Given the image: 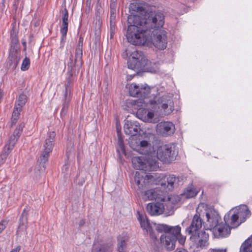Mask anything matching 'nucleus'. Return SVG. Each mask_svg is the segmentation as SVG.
I'll list each match as a JSON object with an SVG mask.
<instances>
[{
  "mask_svg": "<svg viewBox=\"0 0 252 252\" xmlns=\"http://www.w3.org/2000/svg\"><path fill=\"white\" fill-rule=\"evenodd\" d=\"M22 108L15 105L12 116L19 118Z\"/></svg>",
  "mask_w": 252,
  "mask_h": 252,
  "instance_id": "39",
  "label": "nucleus"
},
{
  "mask_svg": "<svg viewBox=\"0 0 252 252\" xmlns=\"http://www.w3.org/2000/svg\"><path fill=\"white\" fill-rule=\"evenodd\" d=\"M116 12H110V22H115Z\"/></svg>",
  "mask_w": 252,
  "mask_h": 252,
  "instance_id": "45",
  "label": "nucleus"
},
{
  "mask_svg": "<svg viewBox=\"0 0 252 252\" xmlns=\"http://www.w3.org/2000/svg\"><path fill=\"white\" fill-rule=\"evenodd\" d=\"M27 101V97L26 94H21L19 95L18 99L15 103V105L23 108Z\"/></svg>",
  "mask_w": 252,
  "mask_h": 252,
  "instance_id": "32",
  "label": "nucleus"
},
{
  "mask_svg": "<svg viewBox=\"0 0 252 252\" xmlns=\"http://www.w3.org/2000/svg\"><path fill=\"white\" fill-rule=\"evenodd\" d=\"M90 2V1L89 0H87L86 2H87V4H88V3H89Z\"/></svg>",
  "mask_w": 252,
  "mask_h": 252,
  "instance_id": "56",
  "label": "nucleus"
},
{
  "mask_svg": "<svg viewBox=\"0 0 252 252\" xmlns=\"http://www.w3.org/2000/svg\"><path fill=\"white\" fill-rule=\"evenodd\" d=\"M56 133L54 131L48 132L47 137L43 145L42 152L38 161L39 164L35 168V172L39 175L45 171L46 163L48 160L50 153L55 144Z\"/></svg>",
  "mask_w": 252,
  "mask_h": 252,
  "instance_id": "4",
  "label": "nucleus"
},
{
  "mask_svg": "<svg viewBox=\"0 0 252 252\" xmlns=\"http://www.w3.org/2000/svg\"><path fill=\"white\" fill-rule=\"evenodd\" d=\"M153 100H150V103L151 105H154L153 108H157L163 110L165 115L171 113L174 108V102L172 97L168 94L163 95L161 96H158L157 95H153Z\"/></svg>",
  "mask_w": 252,
  "mask_h": 252,
  "instance_id": "7",
  "label": "nucleus"
},
{
  "mask_svg": "<svg viewBox=\"0 0 252 252\" xmlns=\"http://www.w3.org/2000/svg\"><path fill=\"white\" fill-rule=\"evenodd\" d=\"M203 223V220L201 218L200 215L196 214L193 217L189 226L187 228L186 232L190 234L201 231L200 229Z\"/></svg>",
  "mask_w": 252,
  "mask_h": 252,
  "instance_id": "18",
  "label": "nucleus"
},
{
  "mask_svg": "<svg viewBox=\"0 0 252 252\" xmlns=\"http://www.w3.org/2000/svg\"><path fill=\"white\" fill-rule=\"evenodd\" d=\"M224 220L226 224L228 225L231 228H236L241 223L234 209L229 211L224 216Z\"/></svg>",
  "mask_w": 252,
  "mask_h": 252,
  "instance_id": "21",
  "label": "nucleus"
},
{
  "mask_svg": "<svg viewBox=\"0 0 252 252\" xmlns=\"http://www.w3.org/2000/svg\"><path fill=\"white\" fill-rule=\"evenodd\" d=\"M128 68L136 72L147 70L151 73H156L159 70V63H155L153 66H149V61L141 51L135 50L131 53L127 61Z\"/></svg>",
  "mask_w": 252,
  "mask_h": 252,
  "instance_id": "3",
  "label": "nucleus"
},
{
  "mask_svg": "<svg viewBox=\"0 0 252 252\" xmlns=\"http://www.w3.org/2000/svg\"><path fill=\"white\" fill-rule=\"evenodd\" d=\"M19 139L18 137H17L16 136L12 134V135L10 136L8 142L10 143L13 144L14 145H15L16 142L17 141L18 139Z\"/></svg>",
  "mask_w": 252,
  "mask_h": 252,
  "instance_id": "43",
  "label": "nucleus"
},
{
  "mask_svg": "<svg viewBox=\"0 0 252 252\" xmlns=\"http://www.w3.org/2000/svg\"><path fill=\"white\" fill-rule=\"evenodd\" d=\"M15 145L8 142L5 145L2 153L0 155V163H3L7 158L8 155L12 150Z\"/></svg>",
  "mask_w": 252,
  "mask_h": 252,
  "instance_id": "29",
  "label": "nucleus"
},
{
  "mask_svg": "<svg viewBox=\"0 0 252 252\" xmlns=\"http://www.w3.org/2000/svg\"><path fill=\"white\" fill-rule=\"evenodd\" d=\"M242 249L241 250V251H239V252H250V249L247 248L246 247L242 248Z\"/></svg>",
  "mask_w": 252,
  "mask_h": 252,
  "instance_id": "50",
  "label": "nucleus"
},
{
  "mask_svg": "<svg viewBox=\"0 0 252 252\" xmlns=\"http://www.w3.org/2000/svg\"><path fill=\"white\" fill-rule=\"evenodd\" d=\"M158 232H164L160 237L162 243L169 251L175 248V243L178 240L183 245L184 244L186 238L181 233V227L179 225L171 226L164 224H158L156 227Z\"/></svg>",
  "mask_w": 252,
  "mask_h": 252,
  "instance_id": "2",
  "label": "nucleus"
},
{
  "mask_svg": "<svg viewBox=\"0 0 252 252\" xmlns=\"http://www.w3.org/2000/svg\"><path fill=\"white\" fill-rule=\"evenodd\" d=\"M115 30V22H110V38H112L113 37V35Z\"/></svg>",
  "mask_w": 252,
  "mask_h": 252,
  "instance_id": "40",
  "label": "nucleus"
},
{
  "mask_svg": "<svg viewBox=\"0 0 252 252\" xmlns=\"http://www.w3.org/2000/svg\"><path fill=\"white\" fill-rule=\"evenodd\" d=\"M157 126L159 132L164 136L170 135L174 132V126L171 122H161Z\"/></svg>",
  "mask_w": 252,
  "mask_h": 252,
  "instance_id": "23",
  "label": "nucleus"
},
{
  "mask_svg": "<svg viewBox=\"0 0 252 252\" xmlns=\"http://www.w3.org/2000/svg\"><path fill=\"white\" fill-rule=\"evenodd\" d=\"M7 224L8 222L5 220H2L0 222V233H2L4 229L6 228Z\"/></svg>",
  "mask_w": 252,
  "mask_h": 252,
  "instance_id": "41",
  "label": "nucleus"
},
{
  "mask_svg": "<svg viewBox=\"0 0 252 252\" xmlns=\"http://www.w3.org/2000/svg\"><path fill=\"white\" fill-rule=\"evenodd\" d=\"M124 131L126 134L131 136L136 135L140 130L139 124L136 121L125 120Z\"/></svg>",
  "mask_w": 252,
  "mask_h": 252,
  "instance_id": "19",
  "label": "nucleus"
},
{
  "mask_svg": "<svg viewBox=\"0 0 252 252\" xmlns=\"http://www.w3.org/2000/svg\"><path fill=\"white\" fill-rule=\"evenodd\" d=\"M157 158L164 163H170L175 159L177 152L175 146L167 144L159 147L157 151Z\"/></svg>",
  "mask_w": 252,
  "mask_h": 252,
  "instance_id": "9",
  "label": "nucleus"
},
{
  "mask_svg": "<svg viewBox=\"0 0 252 252\" xmlns=\"http://www.w3.org/2000/svg\"><path fill=\"white\" fill-rule=\"evenodd\" d=\"M126 37L128 42L134 45H151V30L162 27L164 24V16L160 12H156L148 19L130 15L128 17Z\"/></svg>",
  "mask_w": 252,
  "mask_h": 252,
  "instance_id": "1",
  "label": "nucleus"
},
{
  "mask_svg": "<svg viewBox=\"0 0 252 252\" xmlns=\"http://www.w3.org/2000/svg\"><path fill=\"white\" fill-rule=\"evenodd\" d=\"M141 195L142 198L145 201L155 200L157 202H164L169 199L168 197L165 195L164 192L158 188L144 190Z\"/></svg>",
  "mask_w": 252,
  "mask_h": 252,
  "instance_id": "12",
  "label": "nucleus"
},
{
  "mask_svg": "<svg viewBox=\"0 0 252 252\" xmlns=\"http://www.w3.org/2000/svg\"><path fill=\"white\" fill-rule=\"evenodd\" d=\"M61 12L62 14V27L61 29V33L62 39L63 40L64 38H65L68 31V12L65 6Z\"/></svg>",
  "mask_w": 252,
  "mask_h": 252,
  "instance_id": "26",
  "label": "nucleus"
},
{
  "mask_svg": "<svg viewBox=\"0 0 252 252\" xmlns=\"http://www.w3.org/2000/svg\"><path fill=\"white\" fill-rule=\"evenodd\" d=\"M247 248L250 249V252H252V236H251L250 238L246 240L241 245L240 251L242 249V248Z\"/></svg>",
  "mask_w": 252,
  "mask_h": 252,
  "instance_id": "34",
  "label": "nucleus"
},
{
  "mask_svg": "<svg viewBox=\"0 0 252 252\" xmlns=\"http://www.w3.org/2000/svg\"><path fill=\"white\" fill-rule=\"evenodd\" d=\"M70 83L71 81L69 80L68 83H66L64 85L65 91L63 98L62 109L61 112L62 116H64L66 114L69 106L73 87V85H70Z\"/></svg>",
  "mask_w": 252,
  "mask_h": 252,
  "instance_id": "15",
  "label": "nucleus"
},
{
  "mask_svg": "<svg viewBox=\"0 0 252 252\" xmlns=\"http://www.w3.org/2000/svg\"><path fill=\"white\" fill-rule=\"evenodd\" d=\"M83 44V38L80 36L79 39L78 45L75 50V53L78 58L80 59L81 55H82V47Z\"/></svg>",
  "mask_w": 252,
  "mask_h": 252,
  "instance_id": "33",
  "label": "nucleus"
},
{
  "mask_svg": "<svg viewBox=\"0 0 252 252\" xmlns=\"http://www.w3.org/2000/svg\"><path fill=\"white\" fill-rule=\"evenodd\" d=\"M113 0V1H117V0Z\"/></svg>",
  "mask_w": 252,
  "mask_h": 252,
  "instance_id": "58",
  "label": "nucleus"
},
{
  "mask_svg": "<svg viewBox=\"0 0 252 252\" xmlns=\"http://www.w3.org/2000/svg\"><path fill=\"white\" fill-rule=\"evenodd\" d=\"M82 64V55H81L80 59L77 56L76 53L75 55V58L73 59V56L70 58V62L68 63V70L69 72L68 77L67 79L66 82L68 83L70 80V85H73L74 81L73 74L75 72L76 69H79Z\"/></svg>",
  "mask_w": 252,
  "mask_h": 252,
  "instance_id": "13",
  "label": "nucleus"
},
{
  "mask_svg": "<svg viewBox=\"0 0 252 252\" xmlns=\"http://www.w3.org/2000/svg\"><path fill=\"white\" fill-rule=\"evenodd\" d=\"M137 213L138 215L137 219L140 223L141 227L143 230H145L147 233H149L151 239L157 240V237L155 235L147 217L144 215L141 214L139 211Z\"/></svg>",
  "mask_w": 252,
  "mask_h": 252,
  "instance_id": "17",
  "label": "nucleus"
},
{
  "mask_svg": "<svg viewBox=\"0 0 252 252\" xmlns=\"http://www.w3.org/2000/svg\"><path fill=\"white\" fill-rule=\"evenodd\" d=\"M21 250L20 246H17L15 249H12L10 252H19Z\"/></svg>",
  "mask_w": 252,
  "mask_h": 252,
  "instance_id": "47",
  "label": "nucleus"
},
{
  "mask_svg": "<svg viewBox=\"0 0 252 252\" xmlns=\"http://www.w3.org/2000/svg\"><path fill=\"white\" fill-rule=\"evenodd\" d=\"M114 245L111 243H105L97 246H93L91 252H112Z\"/></svg>",
  "mask_w": 252,
  "mask_h": 252,
  "instance_id": "28",
  "label": "nucleus"
},
{
  "mask_svg": "<svg viewBox=\"0 0 252 252\" xmlns=\"http://www.w3.org/2000/svg\"><path fill=\"white\" fill-rule=\"evenodd\" d=\"M147 116L149 119H152L154 116V114L152 112H149L147 114Z\"/></svg>",
  "mask_w": 252,
  "mask_h": 252,
  "instance_id": "49",
  "label": "nucleus"
},
{
  "mask_svg": "<svg viewBox=\"0 0 252 252\" xmlns=\"http://www.w3.org/2000/svg\"><path fill=\"white\" fill-rule=\"evenodd\" d=\"M207 218V221L209 223L210 226L213 229L220 222L221 219L220 217L216 216L214 214H212L209 213L206 214Z\"/></svg>",
  "mask_w": 252,
  "mask_h": 252,
  "instance_id": "30",
  "label": "nucleus"
},
{
  "mask_svg": "<svg viewBox=\"0 0 252 252\" xmlns=\"http://www.w3.org/2000/svg\"><path fill=\"white\" fill-rule=\"evenodd\" d=\"M180 179L174 175L165 176L162 178L160 185L164 188H167L169 191H171L179 185V183L181 182Z\"/></svg>",
  "mask_w": 252,
  "mask_h": 252,
  "instance_id": "16",
  "label": "nucleus"
},
{
  "mask_svg": "<svg viewBox=\"0 0 252 252\" xmlns=\"http://www.w3.org/2000/svg\"><path fill=\"white\" fill-rule=\"evenodd\" d=\"M30 65V59L27 57L25 58V59L23 60L21 69L23 71H26L27 70Z\"/></svg>",
  "mask_w": 252,
  "mask_h": 252,
  "instance_id": "37",
  "label": "nucleus"
},
{
  "mask_svg": "<svg viewBox=\"0 0 252 252\" xmlns=\"http://www.w3.org/2000/svg\"><path fill=\"white\" fill-rule=\"evenodd\" d=\"M126 246V242L124 240H122L118 244V249L121 250L122 251L124 250V248Z\"/></svg>",
  "mask_w": 252,
  "mask_h": 252,
  "instance_id": "42",
  "label": "nucleus"
},
{
  "mask_svg": "<svg viewBox=\"0 0 252 252\" xmlns=\"http://www.w3.org/2000/svg\"><path fill=\"white\" fill-rule=\"evenodd\" d=\"M90 3H91V0H90V2H89V3H88V4H89V5H90Z\"/></svg>",
  "mask_w": 252,
  "mask_h": 252,
  "instance_id": "57",
  "label": "nucleus"
},
{
  "mask_svg": "<svg viewBox=\"0 0 252 252\" xmlns=\"http://www.w3.org/2000/svg\"><path fill=\"white\" fill-rule=\"evenodd\" d=\"M19 118L12 116L11 118V126L14 125L16 123Z\"/></svg>",
  "mask_w": 252,
  "mask_h": 252,
  "instance_id": "46",
  "label": "nucleus"
},
{
  "mask_svg": "<svg viewBox=\"0 0 252 252\" xmlns=\"http://www.w3.org/2000/svg\"><path fill=\"white\" fill-rule=\"evenodd\" d=\"M86 180L85 176L82 173H79L75 179L74 182L79 186H82Z\"/></svg>",
  "mask_w": 252,
  "mask_h": 252,
  "instance_id": "35",
  "label": "nucleus"
},
{
  "mask_svg": "<svg viewBox=\"0 0 252 252\" xmlns=\"http://www.w3.org/2000/svg\"><path fill=\"white\" fill-rule=\"evenodd\" d=\"M21 41H22V44H23V45L24 46V49L25 50H26V41L25 39H22Z\"/></svg>",
  "mask_w": 252,
  "mask_h": 252,
  "instance_id": "51",
  "label": "nucleus"
},
{
  "mask_svg": "<svg viewBox=\"0 0 252 252\" xmlns=\"http://www.w3.org/2000/svg\"><path fill=\"white\" fill-rule=\"evenodd\" d=\"M231 229L225 222H220L213 229V232L217 237H224L230 234Z\"/></svg>",
  "mask_w": 252,
  "mask_h": 252,
  "instance_id": "22",
  "label": "nucleus"
},
{
  "mask_svg": "<svg viewBox=\"0 0 252 252\" xmlns=\"http://www.w3.org/2000/svg\"><path fill=\"white\" fill-rule=\"evenodd\" d=\"M133 141H131L130 146L135 151H137L142 155H149L151 150V144L146 140H142L139 142V144L135 147L132 146Z\"/></svg>",
  "mask_w": 252,
  "mask_h": 252,
  "instance_id": "24",
  "label": "nucleus"
},
{
  "mask_svg": "<svg viewBox=\"0 0 252 252\" xmlns=\"http://www.w3.org/2000/svg\"><path fill=\"white\" fill-rule=\"evenodd\" d=\"M5 1V0H2V4L4 5V3Z\"/></svg>",
  "mask_w": 252,
  "mask_h": 252,
  "instance_id": "55",
  "label": "nucleus"
},
{
  "mask_svg": "<svg viewBox=\"0 0 252 252\" xmlns=\"http://www.w3.org/2000/svg\"><path fill=\"white\" fill-rule=\"evenodd\" d=\"M24 127V123H21L18 125L16 129L14 130L13 134L16 136L17 137L19 138L21 135V133L23 131V129Z\"/></svg>",
  "mask_w": 252,
  "mask_h": 252,
  "instance_id": "36",
  "label": "nucleus"
},
{
  "mask_svg": "<svg viewBox=\"0 0 252 252\" xmlns=\"http://www.w3.org/2000/svg\"><path fill=\"white\" fill-rule=\"evenodd\" d=\"M95 14H96V19L99 21L100 18V16H99V13L97 12Z\"/></svg>",
  "mask_w": 252,
  "mask_h": 252,
  "instance_id": "53",
  "label": "nucleus"
},
{
  "mask_svg": "<svg viewBox=\"0 0 252 252\" xmlns=\"http://www.w3.org/2000/svg\"><path fill=\"white\" fill-rule=\"evenodd\" d=\"M190 241L196 248H203L207 245L209 235L204 230L189 234Z\"/></svg>",
  "mask_w": 252,
  "mask_h": 252,
  "instance_id": "14",
  "label": "nucleus"
},
{
  "mask_svg": "<svg viewBox=\"0 0 252 252\" xmlns=\"http://www.w3.org/2000/svg\"><path fill=\"white\" fill-rule=\"evenodd\" d=\"M29 210L26 208L23 211L19 219V225L16 232V235L17 237H20L27 230V224L28 222V215Z\"/></svg>",
  "mask_w": 252,
  "mask_h": 252,
  "instance_id": "20",
  "label": "nucleus"
},
{
  "mask_svg": "<svg viewBox=\"0 0 252 252\" xmlns=\"http://www.w3.org/2000/svg\"><path fill=\"white\" fill-rule=\"evenodd\" d=\"M85 224V220L84 219H82L80 220L78 223V225L80 227H82L84 226V225Z\"/></svg>",
  "mask_w": 252,
  "mask_h": 252,
  "instance_id": "48",
  "label": "nucleus"
},
{
  "mask_svg": "<svg viewBox=\"0 0 252 252\" xmlns=\"http://www.w3.org/2000/svg\"><path fill=\"white\" fill-rule=\"evenodd\" d=\"M157 91V88H150L147 85H137L132 83L129 88V93L131 96L141 98L152 97L154 95V93Z\"/></svg>",
  "mask_w": 252,
  "mask_h": 252,
  "instance_id": "8",
  "label": "nucleus"
},
{
  "mask_svg": "<svg viewBox=\"0 0 252 252\" xmlns=\"http://www.w3.org/2000/svg\"><path fill=\"white\" fill-rule=\"evenodd\" d=\"M214 252H226L225 250H214Z\"/></svg>",
  "mask_w": 252,
  "mask_h": 252,
  "instance_id": "52",
  "label": "nucleus"
},
{
  "mask_svg": "<svg viewBox=\"0 0 252 252\" xmlns=\"http://www.w3.org/2000/svg\"><path fill=\"white\" fill-rule=\"evenodd\" d=\"M198 193V191L193 188L188 187L184 191L183 195L187 198H190L195 196Z\"/></svg>",
  "mask_w": 252,
  "mask_h": 252,
  "instance_id": "31",
  "label": "nucleus"
},
{
  "mask_svg": "<svg viewBox=\"0 0 252 252\" xmlns=\"http://www.w3.org/2000/svg\"><path fill=\"white\" fill-rule=\"evenodd\" d=\"M153 32L154 36L153 39H151V43H153L155 47L158 49H165L167 44L166 32L164 30L155 29Z\"/></svg>",
  "mask_w": 252,
  "mask_h": 252,
  "instance_id": "11",
  "label": "nucleus"
},
{
  "mask_svg": "<svg viewBox=\"0 0 252 252\" xmlns=\"http://www.w3.org/2000/svg\"><path fill=\"white\" fill-rule=\"evenodd\" d=\"M18 33V32L15 26L13 25L10 32L11 43L8 58V63L12 68H15L17 66L20 60L18 55V50L19 48Z\"/></svg>",
  "mask_w": 252,
  "mask_h": 252,
  "instance_id": "6",
  "label": "nucleus"
},
{
  "mask_svg": "<svg viewBox=\"0 0 252 252\" xmlns=\"http://www.w3.org/2000/svg\"><path fill=\"white\" fill-rule=\"evenodd\" d=\"M118 144L119 146V148L122 153H125V145H124V142L123 141L122 138L119 136V132H118Z\"/></svg>",
  "mask_w": 252,
  "mask_h": 252,
  "instance_id": "38",
  "label": "nucleus"
},
{
  "mask_svg": "<svg viewBox=\"0 0 252 252\" xmlns=\"http://www.w3.org/2000/svg\"><path fill=\"white\" fill-rule=\"evenodd\" d=\"M153 179H154L153 175L147 174L145 172L136 171L135 172L134 180L140 193H143L144 190L149 188L150 183L153 181Z\"/></svg>",
  "mask_w": 252,
  "mask_h": 252,
  "instance_id": "10",
  "label": "nucleus"
},
{
  "mask_svg": "<svg viewBox=\"0 0 252 252\" xmlns=\"http://www.w3.org/2000/svg\"><path fill=\"white\" fill-rule=\"evenodd\" d=\"M118 251H119V252H124V251H122L121 250H119V249H118Z\"/></svg>",
  "mask_w": 252,
  "mask_h": 252,
  "instance_id": "54",
  "label": "nucleus"
},
{
  "mask_svg": "<svg viewBox=\"0 0 252 252\" xmlns=\"http://www.w3.org/2000/svg\"><path fill=\"white\" fill-rule=\"evenodd\" d=\"M110 2V12H116L117 1H113L112 0H111Z\"/></svg>",
  "mask_w": 252,
  "mask_h": 252,
  "instance_id": "44",
  "label": "nucleus"
},
{
  "mask_svg": "<svg viewBox=\"0 0 252 252\" xmlns=\"http://www.w3.org/2000/svg\"><path fill=\"white\" fill-rule=\"evenodd\" d=\"M146 209L148 213L151 216H157L163 212L164 207L162 203L157 202L156 203H149Z\"/></svg>",
  "mask_w": 252,
  "mask_h": 252,
  "instance_id": "25",
  "label": "nucleus"
},
{
  "mask_svg": "<svg viewBox=\"0 0 252 252\" xmlns=\"http://www.w3.org/2000/svg\"><path fill=\"white\" fill-rule=\"evenodd\" d=\"M234 210L241 223L244 222L247 218L251 215V212L247 205H242Z\"/></svg>",
  "mask_w": 252,
  "mask_h": 252,
  "instance_id": "27",
  "label": "nucleus"
},
{
  "mask_svg": "<svg viewBox=\"0 0 252 252\" xmlns=\"http://www.w3.org/2000/svg\"><path fill=\"white\" fill-rule=\"evenodd\" d=\"M131 162L134 169L146 172L155 171L159 167L156 158L150 157L149 155L134 157L132 158Z\"/></svg>",
  "mask_w": 252,
  "mask_h": 252,
  "instance_id": "5",
  "label": "nucleus"
}]
</instances>
